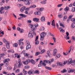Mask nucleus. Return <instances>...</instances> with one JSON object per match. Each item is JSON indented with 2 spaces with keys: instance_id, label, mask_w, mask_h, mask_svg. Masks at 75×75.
<instances>
[{
  "instance_id": "47",
  "label": "nucleus",
  "mask_w": 75,
  "mask_h": 75,
  "mask_svg": "<svg viewBox=\"0 0 75 75\" xmlns=\"http://www.w3.org/2000/svg\"><path fill=\"white\" fill-rule=\"evenodd\" d=\"M58 17L59 18H61L62 17V16L61 15H58Z\"/></svg>"
},
{
  "instance_id": "10",
  "label": "nucleus",
  "mask_w": 75,
  "mask_h": 75,
  "mask_svg": "<svg viewBox=\"0 0 75 75\" xmlns=\"http://www.w3.org/2000/svg\"><path fill=\"white\" fill-rule=\"evenodd\" d=\"M68 70V73H72V72H74L75 71V69H70L68 68L67 69Z\"/></svg>"
},
{
  "instance_id": "23",
  "label": "nucleus",
  "mask_w": 75,
  "mask_h": 75,
  "mask_svg": "<svg viewBox=\"0 0 75 75\" xmlns=\"http://www.w3.org/2000/svg\"><path fill=\"white\" fill-rule=\"evenodd\" d=\"M33 20L34 21L38 22V20H39V19H38L37 18H33Z\"/></svg>"
},
{
  "instance_id": "60",
  "label": "nucleus",
  "mask_w": 75,
  "mask_h": 75,
  "mask_svg": "<svg viewBox=\"0 0 75 75\" xmlns=\"http://www.w3.org/2000/svg\"><path fill=\"white\" fill-rule=\"evenodd\" d=\"M66 34L67 35L66 36H69V33H68V32H67L66 33Z\"/></svg>"
},
{
  "instance_id": "49",
  "label": "nucleus",
  "mask_w": 75,
  "mask_h": 75,
  "mask_svg": "<svg viewBox=\"0 0 75 75\" xmlns=\"http://www.w3.org/2000/svg\"><path fill=\"white\" fill-rule=\"evenodd\" d=\"M31 8H32L33 7V8H35V7H36V6L35 5H33V6H30Z\"/></svg>"
},
{
  "instance_id": "17",
  "label": "nucleus",
  "mask_w": 75,
  "mask_h": 75,
  "mask_svg": "<svg viewBox=\"0 0 75 75\" xmlns=\"http://www.w3.org/2000/svg\"><path fill=\"white\" fill-rule=\"evenodd\" d=\"M52 25L54 28H55V21H54V20H53V21L52 22Z\"/></svg>"
},
{
  "instance_id": "33",
  "label": "nucleus",
  "mask_w": 75,
  "mask_h": 75,
  "mask_svg": "<svg viewBox=\"0 0 75 75\" xmlns=\"http://www.w3.org/2000/svg\"><path fill=\"white\" fill-rule=\"evenodd\" d=\"M23 73H25V75H26L27 74H28V72L27 71H25V70L24 69H23Z\"/></svg>"
},
{
  "instance_id": "16",
  "label": "nucleus",
  "mask_w": 75,
  "mask_h": 75,
  "mask_svg": "<svg viewBox=\"0 0 75 75\" xmlns=\"http://www.w3.org/2000/svg\"><path fill=\"white\" fill-rule=\"evenodd\" d=\"M34 71L33 70H29L28 71V74L29 75H31L32 74H33V73H34Z\"/></svg>"
},
{
  "instance_id": "61",
  "label": "nucleus",
  "mask_w": 75,
  "mask_h": 75,
  "mask_svg": "<svg viewBox=\"0 0 75 75\" xmlns=\"http://www.w3.org/2000/svg\"><path fill=\"white\" fill-rule=\"evenodd\" d=\"M75 8H73L72 9V11H73V12H74V11H75Z\"/></svg>"
},
{
  "instance_id": "57",
  "label": "nucleus",
  "mask_w": 75,
  "mask_h": 75,
  "mask_svg": "<svg viewBox=\"0 0 75 75\" xmlns=\"http://www.w3.org/2000/svg\"><path fill=\"white\" fill-rule=\"evenodd\" d=\"M17 6L18 7H20L21 6V4H18L17 5Z\"/></svg>"
},
{
  "instance_id": "18",
  "label": "nucleus",
  "mask_w": 75,
  "mask_h": 75,
  "mask_svg": "<svg viewBox=\"0 0 75 75\" xmlns=\"http://www.w3.org/2000/svg\"><path fill=\"white\" fill-rule=\"evenodd\" d=\"M31 48V45L30 44L27 45L26 46V50H28L30 49Z\"/></svg>"
},
{
  "instance_id": "35",
  "label": "nucleus",
  "mask_w": 75,
  "mask_h": 75,
  "mask_svg": "<svg viewBox=\"0 0 75 75\" xmlns=\"http://www.w3.org/2000/svg\"><path fill=\"white\" fill-rule=\"evenodd\" d=\"M61 57V54H57L56 55V58H59Z\"/></svg>"
},
{
  "instance_id": "43",
  "label": "nucleus",
  "mask_w": 75,
  "mask_h": 75,
  "mask_svg": "<svg viewBox=\"0 0 75 75\" xmlns=\"http://www.w3.org/2000/svg\"><path fill=\"white\" fill-rule=\"evenodd\" d=\"M59 22H60L59 25H60V26L62 27H63V28H64V25H63V24H62V23H61V22H60L59 21Z\"/></svg>"
},
{
  "instance_id": "21",
  "label": "nucleus",
  "mask_w": 75,
  "mask_h": 75,
  "mask_svg": "<svg viewBox=\"0 0 75 75\" xmlns=\"http://www.w3.org/2000/svg\"><path fill=\"white\" fill-rule=\"evenodd\" d=\"M57 65H58L59 66H62L63 65V64H62V62H57Z\"/></svg>"
},
{
  "instance_id": "7",
  "label": "nucleus",
  "mask_w": 75,
  "mask_h": 75,
  "mask_svg": "<svg viewBox=\"0 0 75 75\" xmlns=\"http://www.w3.org/2000/svg\"><path fill=\"white\" fill-rule=\"evenodd\" d=\"M23 62L24 65H28V64L30 62V60L27 59L25 61H23Z\"/></svg>"
},
{
  "instance_id": "46",
  "label": "nucleus",
  "mask_w": 75,
  "mask_h": 75,
  "mask_svg": "<svg viewBox=\"0 0 75 75\" xmlns=\"http://www.w3.org/2000/svg\"><path fill=\"white\" fill-rule=\"evenodd\" d=\"M44 52H45V50H42L41 51L40 54H42V53H44Z\"/></svg>"
},
{
  "instance_id": "29",
  "label": "nucleus",
  "mask_w": 75,
  "mask_h": 75,
  "mask_svg": "<svg viewBox=\"0 0 75 75\" xmlns=\"http://www.w3.org/2000/svg\"><path fill=\"white\" fill-rule=\"evenodd\" d=\"M67 72V70L65 69H63V71H61V72L62 73H66Z\"/></svg>"
},
{
  "instance_id": "56",
  "label": "nucleus",
  "mask_w": 75,
  "mask_h": 75,
  "mask_svg": "<svg viewBox=\"0 0 75 75\" xmlns=\"http://www.w3.org/2000/svg\"><path fill=\"white\" fill-rule=\"evenodd\" d=\"M30 10V8H25V10L26 11H28Z\"/></svg>"
},
{
  "instance_id": "39",
  "label": "nucleus",
  "mask_w": 75,
  "mask_h": 75,
  "mask_svg": "<svg viewBox=\"0 0 75 75\" xmlns=\"http://www.w3.org/2000/svg\"><path fill=\"white\" fill-rule=\"evenodd\" d=\"M13 47H17V46H18V44L17 43H15L13 45Z\"/></svg>"
},
{
  "instance_id": "34",
  "label": "nucleus",
  "mask_w": 75,
  "mask_h": 75,
  "mask_svg": "<svg viewBox=\"0 0 75 75\" xmlns=\"http://www.w3.org/2000/svg\"><path fill=\"white\" fill-rule=\"evenodd\" d=\"M8 53L12 52V53H14V50H8Z\"/></svg>"
},
{
  "instance_id": "58",
  "label": "nucleus",
  "mask_w": 75,
  "mask_h": 75,
  "mask_svg": "<svg viewBox=\"0 0 75 75\" xmlns=\"http://www.w3.org/2000/svg\"><path fill=\"white\" fill-rule=\"evenodd\" d=\"M28 23H31V20H28L27 21Z\"/></svg>"
},
{
  "instance_id": "48",
  "label": "nucleus",
  "mask_w": 75,
  "mask_h": 75,
  "mask_svg": "<svg viewBox=\"0 0 75 75\" xmlns=\"http://www.w3.org/2000/svg\"><path fill=\"white\" fill-rule=\"evenodd\" d=\"M71 21H73V23L75 22V19L74 18H71Z\"/></svg>"
},
{
  "instance_id": "63",
  "label": "nucleus",
  "mask_w": 75,
  "mask_h": 75,
  "mask_svg": "<svg viewBox=\"0 0 75 75\" xmlns=\"http://www.w3.org/2000/svg\"><path fill=\"white\" fill-rule=\"evenodd\" d=\"M17 30L18 31H20V30H21V28H20L19 27H18L17 28Z\"/></svg>"
},
{
  "instance_id": "3",
  "label": "nucleus",
  "mask_w": 75,
  "mask_h": 75,
  "mask_svg": "<svg viewBox=\"0 0 75 75\" xmlns=\"http://www.w3.org/2000/svg\"><path fill=\"white\" fill-rule=\"evenodd\" d=\"M30 26L31 29L33 30V31H34L36 29L35 28L36 27H37L38 26V23H36L34 25H33L32 24H30Z\"/></svg>"
},
{
  "instance_id": "24",
  "label": "nucleus",
  "mask_w": 75,
  "mask_h": 75,
  "mask_svg": "<svg viewBox=\"0 0 75 75\" xmlns=\"http://www.w3.org/2000/svg\"><path fill=\"white\" fill-rule=\"evenodd\" d=\"M6 44V47L7 49H10V46L9 45V43L8 42H7Z\"/></svg>"
},
{
  "instance_id": "42",
  "label": "nucleus",
  "mask_w": 75,
  "mask_h": 75,
  "mask_svg": "<svg viewBox=\"0 0 75 75\" xmlns=\"http://www.w3.org/2000/svg\"><path fill=\"white\" fill-rule=\"evenodd\" d=\"M45 28L44 27L42 26L40 28L41 31H44V30Z\"/></svg>"
},
{
  "instance_id": "53",
  "label": "nucleus",
  "mask_w": 75,
  "mask_h": 75,
  "mask_svg": "<svg viewBox=\"0 0 75 75\" xmlns=\"http://www.w3.org/2000/svg\"><path fill=\"white\" fill-rule=\"evenodd\" d=\"M63 55H68V53L67 52H66L65 53V52H63Z\"/></svg>"
},
{
  "instance_id": "20",
  "label": "nucleus",
  "mask_w": 75,
  "mask_h": 75,
  "mask_svg": "<svg viewBox=\"0 0 75 75\" xmlns=\"http://www.w3.org/2000/svg\"><path fill=\"white\" fill-rule=\"evenodd\" d=\"M59 30L60 32L61 33H64L65 32V30L62 29V27H60Z\"/></svg>"
},
{
  "instance_id": "32",
  "label": "nucleus",
  "mask_w": 75,
  "mask_h": 75,
  "mask_svg": "<svg viewBox=\"0 0 75 75\" xmlns=\"http://www.w3.org/2000/svg\"><path fill=\"white\" fill-rule=\"evenodd\" d=\"M3 9H4V8L3 7H1L0 8V13H2V12L3 11Z\"/></svg>"
},
{
  "instance_id": "6",
  "label": "nucleus",
  "mask_w": 75,
  "mask_h": 75,
  "mask_svg": "<svg viewBox=\"0 0 75 75\" xmlns=\"http://www.w3.org/2000/svg\"><path fill=\"white\" fill-rule=\"evenodd\" d=\"M18 62L19 63V64L17 65L16 64H15V67H16V68H20V67L21 66V65H22V63H21V60L20 59H19L18 60Z\"/></svg>"
},
{
  "instance_id": "25",
  "label": "nucleus",
  "mask_w": 75,
  "mask_h": 75,
  "mask_svg": "<svg viewBox=\"0 0 75 75\" xmlns=\"http://www.w3.org/2000/svg\"><path fill=\"white\" fill-rule=\"evenodd\" d=\"M30 62L31 64H33V65L35 64V62L34 60L33 59H31L30 60Z\"/></svg>"
},
{
  "instance_id": "9",
  "label": "nucleus",
  "mask_w": 75,
  "mask_h": 75,
  "mask_svg": "<svg viewBox=\"0 0 75 75\" xmlns=\"http://www.w3.org/2000/svg\"><path fill=\"white\" fill-rule=\"evenodd\" d=\"M21 54H24L25 57H29V54L25 52V51H23L21 53Z\"/></svg>"
},
{
  "instance_id": "28",
  "label": "nucleus",
  "mask_w": 75,
  "mask_h": 75,
  "mask_svg": "<svg viewBox=\"0 0 75 75\" xmlns=\"http://www.w3.org/2000/svg\"><path fill=\"white\" fill-rule=\"evenodd\" d=\"M69 64H71L72 62H74V61L72 60V59H69Z\"/></svg>"
},
{
  "instance_id": "37",
  "label": "nucleus",
  "mask_w": 75,
  "mask_h": 75,
  "mask_svg": "<svg viewBox=\"0 0 75 75\" xmlns=\"http://www.w3.org/2000/svg\"><path fill=\"white\" fill-rule=\"evenodd\" d=\"M3 41L5 44H6V43H7V42H8L7 41V40H6L4 38L3 39Z\"/></svg>"
},
{
  "instance_id": "5",
  "label": "nucleus",
  "mask_w": 75,
  "mask_h": 75,
  "mask_svg": "<svg viewBox=\"0 0 75 75\" xmlns=\"http://www.w3.org/2000/svg\"><path fill=\"white\" fill-rule=\"evenodd\" d=\"M10 61V59H6L4 61V65L5 67H7L8 65V61Z\"/></svg>"
},
{
  "instance_id": "54",
  "label": "nucleus",
  "mask_w": 75,
  "mask_h": 75,
  "mask_svg": "<svg viewBox=\"0 0 75 75\" xmlns=\"http://www.w3.org/2000/svg\"><path fill=\"white\" fill-rule=\"evenodd\" d=\"M53 40H54V42H56V39H55V37H54L53 38Z\"/></svg>"
},
{
  "instance_id": "51",
  "label": "nucleus",
  "mask_w": 75,
  "mask_h": 75,
  "mask_svg": "<svg viewBox=\"0 0 75 75\" xmlns=\"http://www.w3.org/2000/svg\"><path fill=\"white\" fill-rule=\"evenodd\" d=\"M62 6V4H59L57 5V7H61V6Z\"/></svg>"
},
{
  "instance_id": "22",
  "label": "nucleus",
  "mask_w": 75,
  "mask_h": 75,
  "mask_svg": "<svg viewBox=\"0 0 75 75\" xmlns=\"http://www.w3.org/2000/svg\"><path fill=\"white\" fill-rule=\"evenodd\" d=\"M41 21L42 22H44L45 21V17L44 16H42L40 19Z\"/></svg>"
},
{
  "instance_id": "30",
  "label": "nucleus",
  "mask_w": 75,
  "mask_h": 75,
  "mask_svg": "<svg viewBox=\"0 0 75 75\" xmlns=\"http://www.w3.org/2000/svg\"><path fill=\"white\" fill-rule=\"evenodd\" d=\"M64 11H65L66 12H67L68 11H69V7L68 6H66V8L64 9Z\"/></svg>"
},
{
  "instance_id": "50",
  "label": "nucleus",
  "mask_w": 75,
  "mask_h": 75,
  "mask_svg": "<svg viewBox=\"0 0 75 75\" xmlns=\"http://www.w3.org/2000/svg\"><path fill=\"white\" fill-rule=\"evenodd\" d=\"M38 55H40V53L38 52H37L35 54V56H37Z\"/></svg>"
},
{
  "instance_id": "11",
  "label": "nucleus",
  "mask_w": 75,
  "mask_h": 75,
  "mask_svg": "<svg viewBox=\"0 0 75 75\" xmlns=\"http://www.w3.org/2000/svg\"><path fill=\"white\" fill-rule=\"evenodd\" d=\"M30 1L31 0H27V2L26 0L25 1L24 3L26 5H30Z\"/></svg>"
},
{
  "instance_id": "12",
  "label": "nucleus",
  "mask_w": 75,
  "mask_h": 75,
  "mask_svg": "<svg viewBox=\"0 0 75 75\" xmlns=\"http://www.w3.org/2000/svg\"><path fill=\"white\" fill-rule=\"evenodd\" d=\"M22 41H23V40H19V42L18 44L20 47L23 45V42H21Z\"/></svg>"
},
{
  "instance_id": "40",
  "label": "nucleus",
  "mask_w": 75,
  "mask_h": 75,
  "mask_svg": "<svg viewBox=\"0 0 75 75\" xmlns=\"http://www.w3.org/2000/svg\"><path fill=\"white\" fill-rule=\"evenodd\" d=\"M24 68L26 69H29L30 68V66H25Z\"/></svg>"
},
{
  "instance_id": "55",
  "label": "nucleus",
  "mask_w": 75,
  "mask_h": 75,
  "mask_svg": "<svg viewBox=\"0 0 75 75\" xmlns=\"http://www.w3.org/2000/svg\"><path fill=\"white\" fill-rule=\"evenodd\" d=\"M41 3H42V4H45V1H42V2H41Z\"/></svg>"
},
{
  "instance_id": "31",
  "label": "nucleus",
  "mask_w": 75,
  "mask_h": 75,
  "mask_svg": "<svg viewBox=\"0 0 75 75\" xmlns=\"http://www.w3.org/2000/svg\"><path fill=\"white\" fill-rule=\"evenodd\" d=\"M45 68L47 70H49L50 71H51L52 70V68L49 67H45Z\"/></svg>"
},
{
  "instance_id": "2",
  "label": "nucleus",
  "mask_w": 75,
  "mask_h": 75,
  "mask_svg": "<svg viewBox=\"0 0 75 75\" xmlns=\"http://www.w3.org/2000/svg\"><path fill=\"white\" fill-rule=\"evenodd\" d=\"M35 35V36L36 35V33L34 32V30H32L28 34V37L30 38V37L33 38V35Z\"/></svg>"
},
{
  "instance_id": "59",
  "label": "nucleus",
  "mask_w": 75,
  "mask_h": 75,
  "mask_svg": "<svg viewBox=\"0 0 75 75\" xmlns=\"http://www.w3.org/2000/svg\"><path fill=\"white\" fill-rule=\"evenodd\" d=\"M20 71V70L19 69H17L16 70V72L17 73H18V72H19Z\"/></svg>"
},
{
  "instance_id": "41",
  "label": "nucleus",
  "mask_w": 75,
  "mask_h": 75,
  "mask_svg": "<svg viewBox=\"0 0 75 75\" xmlns=\"http://www.w3.org/2000/svg\"><path fill=\"white\" fill-rule=\"evenodd\" d=\"M25 44L27 45H29L30 44V42L28 41H26L25 42Z\"/></svg>"
},
{
  "instance_id": "1",
  "label": "nucleus",
  "mask_w": 75,
  "mask_h": 75,
  "mask_svg": "<svg viewBox=\"0 0 75 75\" xmlns=\"http://www.w3.org/2000/svg\"><path fill=\"white\" fill-rule=\"evenodd\" d=\"M54 61V59H51L50 61L48 60L47 61L46 60H45L43 61L44 62H42V60H41L39 64L38 65V67H40L42 66H43V67H45L46 66V64L44 62H46V63H47V64H51V62H52Z\"/></svg>"
},
{
  "instance_id": "36",
  "label": "nucleus",
  "mask_w": 75,
  "mask_h": 75,
  "mask_svg": "<svg viewBox=\"0 0 75 75\" xmlns=\"http://www.w3.org/2000/svg\"><path fill=\"white\" fill-rule=\"evenodd\" d=\"M67 18V16H64L63 18V21H65V19Z\"/></svg>"
},
{
  "instance_id": "26",
  "label": "nucleus",
  "mask_w": 75,
  "mask_h": 75,
  "mask_svg": "<svg viewBox=\"0 0 75 75\" xmlns=\"http://www.w3.org/2000/svg\"><path fill=\"white\" fill-rule=\"evenodd\" d=\"M19 16H22L23 18V17H27V16L26 15L23 14H20L19 15Z\"/></svg>"
},
{
  "instance_id": "19",
  "label": "nucleus",
  "mask_w": 75,
  "mask_h": 75,
  "mask_svg": "<svg viewBox=\"0 0 75 75\" xmlns=\"http://www.w3.org/2000/svg\"><path fill=\"white\" fill-rule=\"evenodd\" d=\"M47 54L49 57H52V54L50 53V51H48L47 52Z\"/></svg>"
},
{
  "instance_id": "27",
  "label": "nucleus",
  "mask_w": 75,
  "mask_h": 75,
  "mask_svg": "<svg viewBox=\"0 0 75 75\" xmlns=\"http://www.w3.org/2000/svg\"><path fill=\"white\" fill-rule=\"evenodd\" d=\"M10 8V7L8 6H5L4 8L5 10H8Z\"/></svg>"
},
{
  "instance_id": "45",
  "label": "nucleus",
  "mask_w": 75,
  "mask_h": 75,
  "mask_svg": "<svg viewBox=\"0 0 75 75\" xmlns=\"http://www.w3.org/2000/svg\"><path fill=\"white\" fill-rule=\"evenodd\" d=\"M35 74H40V72H39V71L38 70H36L35 71Z\"/></svg>"
},
{
  "instance_id": "15",
  "label": "nucleus",
  "mask_w": 75,
  "mask_h": 75,
  "mask_svg": "<svg viewBox=\"0 0 75 75\" xmlns=\"http://www.w3.org/2000/svg\"><path fill=\"white\" fill-rule=\"evenodd\" d=\"M37 10L38 11H42L44 10V8H37Z\"/></svg>"
},
{
  "instance_id": "52",
  "label": "nucleus",
  "mask_w": 75,
  "mask_h": 75,
  "mask_svg": "<svg viewBox=\"0 0 75 75\" xmlns=\"http://www.w3.org/2000/svg\"><path fill=\"white\" fill-rule=\"evenodd\" d=\"M36 41H35V45H37V44H39V41H37V42Z\"/></svg>"
},
{
  "instance_id": "64",
  "label": "nucleus",
  "mask_w": 75,
  "mask_h": 75,
  "mask_svg": "<svg viewBox=\"0 0 75 75\" xmlns=\"http://www.w3.org/2000/svg\"><path fill=\"white\" fill-rule=\"evenodd\" d=\"M72 39L74 40V41H75V38L74 36H72Z\"/></svg>"
},
{
  "instance_id": "8",
  "label": "nucleus",
  "mask_w": 75,
  "mask_h": 75,
  "mask_svg": "<svg viewBox=\"0 0 75 75\" xmlns=\"http://www.w3.org/2000/svg\"><path fill=\"white\" fill-rule=\"evenodd\" d=\"M57 53V50L56 49H54L53 50V56H55Z\"/></svg>"
},
{
  "instance_id": "13",
  "label": "nucleus",
  "mask_w": 75,
  "mask_h": 75,
  "mask_svg": "<svg viewBox=\"0 0 75 75\" xmlns=\"http://www.w3.org/2000/svg\"><path fill=\"white\" fill-rule=\"evenodd\" d=\"M34 14L35 15H40L41 14V12L40 11H35L34 13Z\"/></svg>"
},
{
  "instance_id": "4",
  "label": "nucleus",
  "mask_w": 75,
  "mask_h": 75,
  "mask_svg": "<svg viewBox=\"0 0 75 75\" xmlns=\"http://www.w3.org/2000/svg\"><path fill=\"white\" fill-rule=\"evenodd\" d=\"M46 35V33L45 32H43L40 34V40L41 41H43L44 38L45 37V36Z\"/></svg>"
},
{
  "instance_id": "38",
  "label": "nucleus",
  "mask_w": 75,
  "mask_h": 75,
  "mask_svg": "<svg viewBox=\"0 0 75 75\" xmlns=\"http://www.w3.org/2000/svg\"><path fill=\"white\" fill-rule=\"evenodd\" d=\"M2 50L3 51H6L7 50V49L5 47H3L2 49Z\"/></svg>"
},
{
  "instance_id": "62",
  "label": "nucleus",
  "mask_w": 75,
  "mask_h": 75,
  "mask_svg": "<svg viewBox=\"0 0 75 75\" xmlns=\"http://www.w3.org/2000/svg\"><path fill=\"white\" fill-rule=\"evenodd\" d=\"M38 39V36H37L36 38L35 41H37V40Z\"/></svg>"
},
{
  "instance_id": "14",
  "label": "nucleus",
  "mask_w": 75,
  "mask_h": 75,
  "mask_svg": "<svg viewBox=\"0 0 75 75\" xmlns=\"http://www.w3.org/2000/svg\"><path fill=\"white\" fill-rule=\"evenodd\" d=\"M25 8H26V7L25 6H23L20 9V11L21 12H23V11H24V10H25Z\"/></svg>"
},
{
  "instance_id": "44",
  "label": "nucleus",
  "mask_w": 75,
  "mask_h": 75,
  "mask_svg": "<svg viewBox=\"0 0 75 75\" xmlns=\"http://www.w3.org/2000/svg\"><path fill=\"white\" fill-rule=\"evenodd\" d=\"M64 37L66 38L67 39V40H69V37L68 36H67V35H65L64 36Z\"/></svg>"
}]
</instances>
